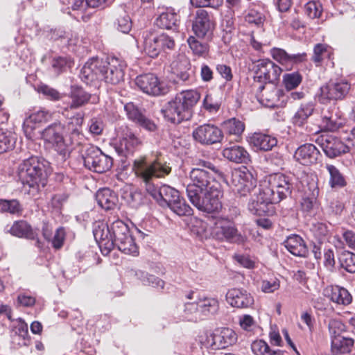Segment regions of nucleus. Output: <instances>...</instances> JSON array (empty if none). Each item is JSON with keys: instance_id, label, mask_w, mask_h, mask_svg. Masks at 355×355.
<instances>
[{"instance_id": "f257e3e1", "label": "nucleus", "mask_w": 355, "mask_h": 355, "mask_svg": "<svg viewBox=\"0 0 355 355\" xmlns=\"http://www.w3.org/2000/svg\"><path fill=\"white\" fill-rule=\"evenodd\" d=\"M211 171L218 173V169L210 162L199 160L189 172L191 182L186 188L190 202L198 210L209 214L220 210L223 195L220 184Z\"/></svg>"}, {"instance_id": "f03ea898", "label": "nucleus", "mask_w": 355, "mask_h": 355, "mask_svg": "<svg viewBox=\"0 0 355 355\" xmlns=\"http://www.w3.org/2000/svg\"><path fill=\"white\" fill-rule=\"evenodd\" d=\"M132 170L136 176L145 184L147 193L160 205L168 206L180 196L178 190L168 185L157 187L153 182V179L164 178L171 172L169 164L159 158L150 160L146 156H141L135 159Z\"/></svg>"}, {"instance_id": "7ed1b4c3", "label": "nucleus", "mask_w": 355, "mask_h": 355, "mask_svg": "<svg viewBox=\"0 0 355 355\" xmlns=\"http://www.w3.org/2000/svg\"><path fill=\"white\" fill-rule=\"evenodd\" d=\"M293 184L290 178L282 173H274L262 180L251 200L248 210L254 215L269 214L270 207L291 194Z\"/></svg>"}, {"instance_id": "20e7f679", "label": "nucleus", "mask_w": 355, "mask_h": 355, "mask_svg": "<svg viewBox=\"0 0 355 355\" xmlns=\"http://www.w3.org/2000/svg\"><path fill=\"white\" fill-rule=\"evenodd\" d=\"M93 234L103 254H108L114 246L127 254L137 256L139 254V248L130 233L128 226L121 220L114 221L110 225H98Z\"/></svg>"}, {"instance_id": "39448f33", "label": "nucleus", "mask_w": 355, "mask_h": 355, "mask_svg": "<svg viewBox=\"0 0 355 355\" xmlns=\"http://www.w3.org/2000/svg\"><path fill=\"white\" fill-rule=\"evenodd\" d=\"M125 68L124 62L118 58H112L109 61L92 58L81 69L80 78L87 85L101 80L117 85L123 80Z\"/></svg>"}, {"instance_id": "423d86ee", "label": "nucleus", "mask_w": 355, "mask_h": 355, "mask_svg": "<svg viewBox=\"0 0 355 355\" xmlns=\"http://www.w3.org/2000/svg\"><path fill=\"white\" fill-rule=\"evenodd\" d=\"M17 175L24 185L38 189L46 184V162L37 157L24 159L18 166Z\"/></svg>"}, {"instance_id": "0eeeda50", "label": "nucleus", "mask_w": 355, "mask_h": 355, "mask_svg": "<svg viewBox=\"0 0 355 355\" xmlns=\"http://www.w3.org/2000/svg\"><path fill=\"white\" fill-rule=\"evenodd\" d=\"M65 125L55 121L47 125L40 133L41 139L51 146L59 155L65 157L70 153V146L74 144L73 137H64Z\"/></svg>"}, {"instance_id": "6e6552de", "label": "nucleus", "mask_w": 355, "mask_h": 355, "mask_svg": "<svg viewBox=\"0 0 355 355\" xmlns=\"http://www.w3.org/2000/svg\"><path fill=\"white\" fill-rule=\"evenodd\" d=\"M143 37L144 51L153 58H157L162 53L173 50L175 46L173 38L165 33L157 35L146 32Z\"/></svg>"}, {"instance_id": "1a4fd4ad", "label": "nucleus", "mask_w": 355, "mask_h": 355, "mask_svg": "<svg viewBox=\"0 0 355 355\" xmlns=\"http://www.w3.org/2000/svg\"><path fill=\"white\" fill-rule=\"evenodd\" d=\"M82 157L85 166L96 173L106 172L112 166V158L103 153L98 147L92 145L85 147Z\"/></svg>"}, {"instance_id": "9d476101", "label": "nucleus", "mask_w": 355, "mask_h": 355, "mask_svg": "<svg viewBox=\"0 0 355 355\" xmlns=\"http://www.w3.org/2000/svg\"><path fill=\"white\" fill-rule=\"evenodd\" d=\"M257 186V178L245 166L232 171L231 187L233 191L240 196H246Z\"/></svg>"}, {"instance_id": "9b49d317", "label": "nucleus", "mask_w": 355, "mask_h": 355, "mask_svg": "<svg viewBox=\"0 0 355 355\" xmlns=\"http://www.w3.org/2000/svg\"><path fill=\"white\" fill-rule=\"evenodd\" d=\"M211 234L218 241H226L236 243H243L245 237L239 233L234 223L227 219L220 218L215 222Z\"/></svg>"}, {"instance_id": "f8f14e48", "label": "nucleus", "mask_w": 355, "mask_h": 355, "mask_svg": "<svg viewBox=\"0 0 355 355\" xmlns=\"http://www.w3.org/2000/svg\"><path fill=\"white\" fill-rule=\"evenodd\" d=\"M350 87V84L345 80L330 81L320 87L318 100L322 104L342 100L347 95Z\"/></svg>"}, {"instance_id": "ddd939ff", "label": "nucleus", "mask_w": 355, "mask_h": 355, "mask_svg": "<svg viewBox=\"0 0 355 355\" xmlns=\"http://www.w3.org/2000/svg\"><path fill=\"white\" fill-rule=\"evenodd\" d=\"M137 87L144 93L158 96L168 93V87L153 73H144L137 76L135 80Z\"/></svg>"}, {"instance_id": "4468645a", "label": "nucleus", "mask_w": 355, "mask_h": 355, "mask_svg": "<svg viewBox=\"0 0 355 355\" xmlns=\"http://www.w3.org/2000/svg\"><path fill=\"white\" fill-rule=\"evenodd\" d=\"M214 26L215 24L213 17L207 10L199 9L196 12L192 22V31L198 37H210Z\"/></svg>"}, {"instance_id": "2eb2a0df", "label": "nucleus", "mask_w": 355, "mask_h": 355, "mask_svg": "<svg viewBox=\"0 0 355 355\" xmlns=\"http://www.w3.org/2000/svg\"><path fill=\"white\" fill-rule=\"evenodd\" d=\"M343 324L337 320H332L329 322V331L331 334V352L334 354L349 353L354 345L352 338L341 336L336 331V329L343 330Z\"/></svg>"}, {"instance_id": "dca6fc26", "label": "nucleus", "mask_w": 355, "mask_h": 355, "mask_svg": "<svg viewBox=\"0 0 355 355\" xmlns=\"http://www.w3.org/2000/svg\"><path fill=\"white\" fill-rule=\"evenodd\" d=\"M122 132L120 139L115 145V150L119 155L128 157L132 155L137 148L141 145V139L128 127H121Z\"/></svg>"}, {"instance_id": "f3484780", "label": "nucleus", "mask_w": 355, "mask_h": 355, "mask_svg": "<svg viewBox=\"0 0 355 355\" xmlns=\"http://www.w3.org/2000/svg\"><path fill=\"white\" fill-rule=\"evenodd\" d=\"M255 78L260 83H275L280 74L282 69L268 59H263L257 61L256 64Z\"/></svg>"}, {"instance_id": "a211bd4d", "label": "nucleus", "mask_w": 355, "mask_h": 355, "mask_svg": "<svg viewBox=\"0 0 355 355\" xmlns=\"http://www.w3.org/2000/svg\"><path fill=\"white\" fill-rule=\"evenodd\" d=\"M194 139L203 145H211L220 142L223 137L222 130L212 124H203L193 132Z\"/></svg>"}, {"instance_id": "6ab92c4d", "label": "nucleus", "mask_w": 355, "mask_h": 355, "mask_svg": "<svg viewBox=\"0 0 355 355\" xmlns=\"http://www.w3.org/2000/svg\"><path fill=\"white\" fill-rule=\"evenodd\" d=\"M317 142L324 154L330 158L340 156L349 150L348 145L345 144L340 139L332 135H322L317 139Z\"/></svg>"}, {"instance_id": "aec40b11", "label": "nucleus", "mask_w": 355, "mask_h": 355, "mask_svg": "<svg viewBox=\"0 0 355 355\" xmlns=\"http://www.w3.org/2000/svg\"><path fill=\"white\" fill-rule=\"evenodd\" d=\"M162 112L165 119L176 124L183 121H187L191 118V114L184 110L180 101L178 100L176 96L164 105Z\"/></svg>"}, {"instance_id": "412c9836", "label": "nucleus", "mask_w": 355, "mask_h": 355, "mask_svg": "<svg viewBox=\"0 0 355 355\" xmlns=\"http://www.w3.org/2000/svg\"><path fill=\"white\" fill-rule=\"evenodd\" d=\"M124 110L130 121L149 132H155L157 126L153 120L146 116L133 103H128L124 105Z\"/></svg>"}, {"instance_id": "4be33fe9", "label": "nucleus", "mask_w": 355, "mask_h": 355, "mask_svg": "<svg viewBox=\"0 0 355 355\" xmlns=\"http://www.w3.org/2000/svg\"><path fill=\"white\" fill-rule=\"evenodd\" d=\"M320 156V151L311 144H305L300 146L294 154L295 160L305 166L315 164Z\"/></svg>"}, {"instance_id": "5701e85b", "label": "nucleus", "mask_w": 355, "mask_h": 355, "mask_svg": "<svg viewBox=\"0 0 355 355\" xmlns=\"http://www.w3.org/2000/svg\"><path fill=\"white\" fill-rule=\"evenodd\" d=\"M227 302L233 307L248 308L254 303L253 297L245 290L232 288L226 294Z\"/></svg>"}, {"instance_id": "b1692460", "label": "nucleus", "mask_w": 355, "mask_h": 355, "mask_svg": "<svg viewBox=\"0 0 355 355\" xmlns=\"http://www.w3.org/2000/svg\"><path fill=\"white\" fill-rule=\"evenodd\" d=\"M214 349H225L234 345L238 340L236 333L232 329L223 328L211 335Z\"/></svg>"}, {"instance_id": "393cba45", "label": "nucleus", "mask_w": 355, "mask_h": 355, "mask_svg": "<svg viewBox=\"0 0 355 355\" xmlns=\"http://www.w3.org/2000/svg\"><path fill=\"white\" fill-rule=\"evenodd\" d=\"M51 118V114L46 110H39L31 114L23 123V130L28 139H32L37 123L46 122Z\"/></svg>"}, {"instance_id": "a878e982", "label": "nucleus", "mask_w": 355, "mask_h": 355, "mask_svg": "<svg viewBox=\"0 0 355 355\" xmlns=\"http://www.w3.org/2000/svg\"><path fill=\"white\" fill-rule=\"evenodd\" d=\"M271 55L287 69L291 67L293 64L304 62L306 58L305 53L288 54L285 50L279 48H273L271 50Z\"/></svg>"}, {"instance_id": "bb28decb", "label": "nucleus", "mask_w": 355, "mask_h": 355, "mask_svg": "<svg viewBox=\"0 0 355 355\" xmlns=\"http://www.w3.org/2000/svg\"><path fill=\"white\" fill-rule=\"evenodd\" d=\"M12 235L24 238L30 240H37V244L40 246V241L37 239V233L31 225L24 220L15 221L8 230Z\"/></svg>"}, {"instance_id": "cd10ccee", "label": "nucleus", "mask_w": 355, "mask_h": 355, "mask_svg": "<svg viewBox=\"0 0 355 355\" xmlns=\"http://www.w3.org/2000/svg\"><path fill=\"white\" fill-rule=\"evenodd\" d=\"M222 153L225 158L236 164H247L250 158L247 150L239 145L225 148Z\"/></svg>"}, {"instance_id": "c85d7f7f", "label": "nucleus", "mask_w": 355, "mask_h": 355, "mask_svg": "<svg viewBox=\"0 0 355 355\" xmlns=\"http://www.w3.org/2000/svg\"><path fill=\"white\" fill-rule=\"evenodd\" d=\"M222 129L223 135L238 141L245 130V123L236 118H231L222 123Z\"/></svg>"}, {"instance_id": "c756f323", "label": "nucleus", "mask_w": 355, "mask_h": 355, "mask_svg": "<svg viewBox=\"0 0 355 355\" xmlns=\"http://www.w3.org/2000/svg\"><path fill=\"white\" fill-rule=\"evenodd\" d=\"M250 144L257 150H272L277 144L275 137L261 132H254L250 138Z\"/></svg>"}, {"instance_id": "7c9ffc66", "label": "nucleus", "mask_w": 355, "mask_h": 355, "mask_svg": "<svg viewBox=\"0 0 355 355\" xmlns=\"http://www.w3.org/2000/svg\"><path fill=\"white\" fill-rule=\"evenodd\" d=\"M286 248L293 255L306 257L308 249L303 239L297 234H292L284 241Z\"/></svg>"}, {"instance_id": "2f4dec72", "label": "nucleus", "mask_w": 355, "mask_h": 355, "mask_svg": "<svg viewBox=\"0 0 355 355\" xmlns=\"http://www.w3.org/2000/svg\"><path fill=\"white\" fill-rule=\"evenodd\" d=\"M326 295L330 300L338 304L348 305L352 301V297L349 291L339 286H331L325 289Z\"/></svg>"}, {"instance_id": "473e14b6", "label": "nucleus", "mask_w": 355, "mask_h": 355, "mask_svg": "<svg viewBox=\"0 0 355 355\" xmlns=\"http://www.w3.org/2000/svg\"><path fill=\"white\" fill-rule=\"evenodd\" d=\"M98 205L105 210L112 209L116 205L118 198L116 193L108 188L99 189L96 194Z\"/></svg>"}, {"instance_id": "72a5a7b5", "label": "nucleus", "mask_w": 355, "mask_h": 355, "mask_svg": "<svg viewBox=\"0 0 355 355\" xmlns=\"http://www.w3.org/2000/svg\"><path fill=\"white\" fill-rule=\"evenodd\" d=\"M197 300L202 319L205 317L214 315L218 313L219 310V302L217 298L202 296Z\"/></svg>"}, {"instance_id": "f704fd0d", "label": "nucleus", "mask_w": 355, "mask_h": 355, "mask_svg": "<svg viewBox=\"0 0 355 355\" xmlns=\"http://www.w3.org/2000/svg\"><path fill=\"white\" fill-rule=\"evenodd\" d=\"M315 105L313 102L302 103L292 118V123L294 125L303 127L308 119L313 114Z\"/></svg>"}, {"instance_id": "c9c22d12", "label": "nucleus", "mask_w": 355, "mask_h": 355, "mask_svg": "<svg viewBox=\"0 0 355 355\" xmlns=\"http://www.w3.org/2000/svg\"><path fill=\"white\" fill-rule=\"evenodd\" d=\"M184 110L192 116V110L200 98V94L197 90L183 91L176 95Z\"/></svg>"}, {"instance_id": "e433bc0d", "label": "nucleus", "mask_w": 355, "mask_h": 355, "mask_svg": "<svg viewBox=\"0 0 355 355\" xmlns=\"http://www.w3.org/2000/svg\"><path fill=\"white\" fill-rule=\"evenodd\" d=\"M324 168L329 175V184L332 189H340L347 185L345 176L339 169L330 164H325Z\"/></svg>"}, {"instance_id": "4c0bfd02", "label": "nucleus", "mask_w": 355, "mask_h": 355, "mask_svg": "<svg viewBox=\"0 0 355 355\" xmlns=\"http://www.w3.org/2000/svg\"><path fill=\"white\" fill-rule=\"evenodd\" d=\"M84 114L78 112L69 119L68 122V128L70 130V137H73L74 144H79L80 137H83L81 134V128L83 123Z\"/></svg>"}, {"instance_id": "58836bf2", "label": "nucleus", "mask_w": 355, "mask_h": 355, "mask_svg": "<svg viewBox=\"0 0 355 355\" xmlns=\"http://www.w3.org/2000/svg\"><path fill=\"white\" fill-rule=\"evenodd\" d=\"M91 95L78 87H72L71 92V103L70 109H77L86 104L90 99Z\"/></svg>"}, {"instance_id": "ea45409f", "label": "nucleus", "mask_w": 355, "mask_h": 355, "mask_svg": "<svg viewBox=\"0 0 355 355\" xmlns=\"http://www.w3.org/2000/svg\"><path fill=\"white\" fill-rule=\"evenodd\" d=\"M178 17L172 10H166L162 12L155 20V24L165 29H173L178 26Z\"/></svg>"}, {"instance_id": "a19ab883", "label": "nucleus", "mask_w": 355, "mask_h": 355, "mask_svg": "<svg viewBox=\"0 0 355 355\" xmlns=\"http://www.w3.org/2000/svg\"><path fill=\"white\" fill-rule=\"evenodd\" d=\"M332 53V49L329 45L318 43L314 46L311 60L316 66H320L324 59H331Z\"/></svg>"}, {"instance_id": "79ce46f5", "label": "nucleus", "mask_w": 355, "mask_h": 355, "mask_svg": "<svg viewBox=\"0 0 355 355\" xmlns=\"http://www.w3.org/2000/svg\"><path fill=\"white\" fill-rule=\"evenodd\" d=\"M254 355H285L284 351L271 349L268 344L263 340L254 341L251 345Z\"/></svg>"}, {"instance_id": "37998d69", "label": "nucleus", "mask_w": 355, "mask_h": 355, "mask_svg": "<svg viewBox=\"0 0 355 355\" xmlns=\"http://www.w3.org/2000/svg\"><path fill=\"white\" fill-rule=\"evenodd\" d=\"M338 259L342 268L350 273L355 272V254L343 250L338 254Z\"/></svg>"}, {"instance_id": "c03bdc74", "label": "nucleus", "mask_w": 355, "mask_h": 355, "mask_svg": "<svg viewBox=\"0 0 355 355\" xmlns=\"http://www.w3.org/2000/svg\"><path fill=\"white\" fill-rule=\"evenodd\" d=\"M73 61L67 56H55L51 60V69L55 76L65 71L72 67Z\"/></svg>"}, {"instance_id": "a18cd8bd", "label": "nucleus", "mask_w": 355, "mask_h": 355, "mask_svg": "<svg viewBox=\"0 0 355 355\" xmlns=\"http://www.w3.org/2000/svg\"><path fill=\"white\" fill-rule=\"evenodd\" d=\"M171 211L180 216H189L192 214V209L186 202V201L180 197L178 199L173 200L168 206Z\"/></svg>"}, {"instance_id": "49530a36", "label": "nucleus", "mask_w": 355, "mask_h": 355, "mask_svg": "<svg viewBox=\"0 0 355 355\" xmlns=\"http://www.w3.org/2000/svg\"><path fill=\"white\" fill-rule=\"evenodd\" d=\"M136 275L144 285L160 289H162L164 286V282L153 275H149L144 271H138L136 272Z\"/></svg>"}, {"instance_id": "de8ad7c7", "label": "nucleus", "mask_w": 355, "mask_h": 355, "mask_svg": "<svg viewBox=\"0 0 355 355\" xmlns=\"http://www.w3.org/2000/svg\"><path fill=\"white\" fill-rule=\"evenodd\" d=\"M187 43L192 52L199 56H206L209 52V46L207 43L198 41L194 36L187 39Z\"/></svg>"}, {"instance_id": "09e8293b", "label": "nucleus", "mask_w": 355, "mask_h": 355, "mask_svg": "<svg viewBox=\"0 0 355 355\" xmlns=\"http://www.w3.org/2000/svg\"><path fill=\"white\" fill-rule=\"evenodd\" d=\"M0 211L10 214H19L22 211V208L17 200L0 199Z\"/></svg>"}, {"instance_id": "8fccbe9b", "label": "nucleus", "mask_w": 355, "mask_h": 355, "mask_svg": "<svg viewBox=\"0 0 355 355\" xmlns=\"http://www.w3.org/2000/svg\"><path fill=\"white\" fill-rule=\"evenodd\" d=\"M184 313V317L188 320L197 322L202 320L198 300L194 302L185 303Z\"/></svg>"}, {"instance_id": "3c124183", "label": "nucleus", "mask_w": 355, "mask_h": 355, "mask_svg": "<svg viewBox=\"0 0 355 355\" xmlns=\"http://www.w3.org/2000/svg\"><path fill=\"white\" fill-rule=\"evenodd\" d=\"M266 18L263 13L254 10L250 9L245 15V21L249 24L255 26L258 28L262 27Z\"/></svg>"}, {"instance_id": "603ef678", "label": "nucleus", "mask_w": 355, "mask_h": 355, "mask_svg": "<svg viewBox=\"0 0 355 355\" xmlns=\"http://www.w3.org/2000/svg\"><path fill=\"white\" fill-rule=\"evenodd\" d=\"M302 79V76L297 72L286 73L283 76L284 86L288 90L296 88L301 83Z\"/></svg>"}, {"instance_id": "864d4df0", "label": "nucleus", "mask_w": 355, "mask_h": 355, "mask_svg": "<svg viewBox=\"0 0 355 355\" xmlns=\"http://www.w3.org/2000/svg\"><path fill=\"white\" fill-rule=\"evenodd\" d=\"M117 28L123 33H128L132 28V21L128 13L122 10L116 19Z\"/></svg>"}, {"instance_id": "5fc2aeb1", "label": "nucleus", "mask_w": 355, "mask_h": 355, "mask_svg": "<svg viewBox=\"0 0 355 355\" xmlns=\"http://www.w3.org/2000/svg\"><path fill=\"white\" fill-rule=\"evenodd\" d=\"M15 144V138L0 130V153L12 149Z\"/></svg>"}, {"instance_id": "6e6d98bb", "label": "nucleus", "mask_w": 355, "mask_h": 355, "mask_svg": "<svg viewBox=\"0 0 355 355\" xmlns=\"http://www.w3.org/2000/svg\"><path fill=\"white\" fill-rule=\"evenodd\" d=\"M190 63L187 59H183L180 61V64L178 66L175 71L177 78L182 81H187L189 79L191 70Z\"/></svg>"}, {"instance_id": "4d7b16f0", "label": "nucleus", "mask_w": 355, "mask_h": 355, "mask_svg": "<svg viewBox=\"0 0 355 355\" xmlns=\"http://www.w3.org/2000/svg\"><path fill=\"white\" fill-rule=\"evenodd\" d=\"M305 13L311 19H315L320 17L322 12V5L319 2L309 1L304 6Z\"/></svg>"}, {"instance_id": "13d9d810", "label": "nucleus", "mask_w": 355, "mask_h": 355, "mask_svg": "<svg viewBox=\"0 0 355 355\" xmlns=\"http://www.w3.org/2000/svg\"><path fill=\"white\" fill-rule=\"evenodd\" d=\"M37 91L42 94L48 99L51 101L60 100L62 97L61 94L56 89L49 87L47 85L42 84L38 86Z\"/></svg>"}, {"instance_id": "bf43d9fd", "label": "nucleus", "mask_w": 355, "mask_h": 355, "mask_svg": "<svg viewBox=\"0 0 355 355\" xmlns=\"http://www.w3.org/2000/svg\"><path fill=\"white\" fill-rule=\"evenodd\" d=\"M322 124L327 131L334 132L342 127L343 123L340 119L338 120L336 116H324L322 118Z\"/></svg>"}, {"instance_id": "052dcab7", "label": "nucleus", "mask_w": 355, "mask_h": 355, "mask_svg": "<svg viewBox=\"0 0 355 355\" xmlns=\"http://www.w3.org/2000/svg\"><path fill=\"white\" fill-rule=\"evenodd\" d=\"M345 208L344 203L338 198L329 200L327 211L331 215H340Z\"/></svg>"}, {"instance_id": "680f3d73", "label": "nucleus", "mask_w": 355, "mask_h": 355, "mask_svg": "<svg viewBox=\"0 0 355 355\" xmlns=\"http://www.w3.org/2000/svg\"><path fill=\"white\" fill-rule=\"evenodd\" d=\"M191 3L196 8L210 7L218 8L223 3V0H190Z\"/></svg>"}, {"instance_id": "e2e57ef3", "label": "nucleus", "mask_w": 355, "mask_h": 355, "mask_svg": "<svg viewBox=\"0 0 355 355\" xmlns=\"http://www.w3.org/2000/svg\"><path fill=\"white\" fill-rule=\"evenodd\" d=\"M280 286L279 280L277 278H271L261 282V288L264 293H271L278 290Z\"/></svg>"}, {"instance_id": "0e129e2a", "label": "nucleus", "mask_w": 355, "mask_h": 355, "mask_svg": "<svg viewBox=\"0 0 355 355\" xmlns=\"http://www.w3.org/2000/svg\"><path fill=\"white\" fill-rule=\"evenodd\" d=\"M220 103L214 98L211 94H207L203 100L204 108L209 112L214 113L218 112L220 109Z\"/></svg>"}, {"instance_id": "69168bd1", "label": "nucleus", "mask_w": 355, "mask_h": 355, "mask_svg": "<svg viewBox=\"0 0 355 355\" xmlns=\"http://www.w3.org/2000/svg\"><path fill=\"white\" fill-rule=\"evenodd\" d=\"M324 267L329 271H333L335 268L336 260L334 250L332 249H325L324 251Z\"/></svg>"}, {"instance_id": "338daca9", "label": "nucleus", "mask_w": 355, "mask_h": 355, "mask_svg": "<svg viewBox=\"0 0 355 355\" xmlns=\"http://www.w3.org/2000/svg\"><path fill=\"white\" fill-rule=\"evenodd\" d=\"M64 230L62 227L57 229L53 237L51 238L52 245L55 249L60 248L64 243Z\"/></svg>"}, {"instance_id": "774afa93", "label": "nucleus", "mask_w": 355, "mask_h": 355, "mask_svg": "<svg viewBox=\"0 0 355 355\" xmlns=\"http://www.w3.org/2000/svg\"><path fill=\"white\" fill-rule=\"evenodd\" d=\"M89 130L92 135H101L103 130L102 121L96 118L92 119L89 121Z\"/></svg>"}]
</instances>
